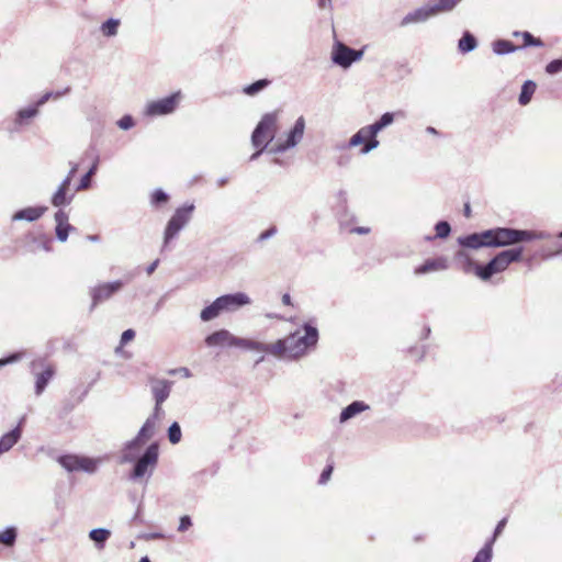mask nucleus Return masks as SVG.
Returning <instances> with one entry per match:
<instances>
[{
  "label": "nucleus",
  "mask_w": 562,
  "mask_h": 562,
  "mask_svg": "<svg viewBox=\"0 0 562 562\" xmlns=\"http://www.w3.org/2000/svg\"><path fill=\"white\" fill-rule=\"evenodd\" d=\"M157 265H158V260L154 261V262L149 266V268H148V273H149V274H150V273H153V271L156 269Z\"/></svg>",
  "instance_id": "obj_53"
},
{
  "label": "nucleus",
  "mask_w": 562,
  "mask_h": 562,
  "mask_svg": "<svg viewBox=\"0 0 562 562\" xmlns=\"http://www.w3.org/2000/svg\"><path fill=\"white\" fill-rule=\"evenodd\" d=\"M154 429H155L154 423H151L150 420H147L143 425V427L140 428V430L138 432L137 441L140 443L146 442L153 436Z\"/></svg>",
  "instance_id": "obj_35"
},
{
  "label": "nucleus",
  "mask_w": 562,
  "mask_h": 562,
  "mask_svg": "<svg viewBox=\"0 0 562 562\" xmlns=\"http://www.w3.org/2000/svg\"><path fill=\"white\" fill-rule=\"evenodd\" d=\"M224 312H233L250 303L247 294L238 292L217 297Z\"/></svg>",
  "instance_id": "obj_12"
},
{
  "label": "nucleus",
  "mask_w": 562,
  "mask_h": 562,
  "mask_svg": "<svg viewBox=\"0 0 562 562\" xmlns=\"http://www.w3.org/2000/svg\"><path fill=\"white\" fill-rule=\"evenodd\" d=\"M223 312V307L218 299H216L211 305L201 311L200 317L203 322H209L216 318Z\"/></svg>",
  "instance_id": "obj_28"
},
{
  "label": "nucleus",
  "mask_w": 562,
  "mask_h": 562,
  "mask_svg": "<svg viewBox=\"0 0 562 562\" xmlns=\"http://www.w3.org/2000/svg\"><path fill=\"white\" fill-rule=\"evenodd\" d=\"M134 337H135V331L133 329H126L125 331H123V334L121 336V345L122 346L126 345L127 342L133 340Z\"/></svg>",
  "instance_id": "obj_45"
},
{
  "label": "nucleus",
  "mask_w": 562,
  "mask_h": 562,
  "mask_svg": "<svg viewBox=\"0 0 562 562\" xmlns=\"http://www.w3.org/2000/svg\"><path fill=\"white\" fill-rule=\"evenodd\" d=\"M21 428L15 427L0 439V454L8 452L20 439Z\"/></svg>",
  "instance_id": "obj_23"
},
{
  "label": "nucleus",
  "mask_w": 562,
  "mask_h": 562,
  "mask_svg": "<svg viewBox=\"0 0 562 562\" xmlns=\"http://www.w3.org/2000/svg\"><path fill=\"white\" fill-rule=\"evenodd\" d=\"M274 233H276V228L274 227L269 228V229H267V231H265L263 233L260 234V239H266V238L272 236Z\"/></svg>",
  "instance_id": "obj_50"
},
{
  "label": "nucleus",
  "mask_w": 562,
  "mask_h": 562,
  "mask_svg": "<svg viewBox=\"0 0 562 562\" xmlns=\"http://www.w3.org/2000/svg\"><path fill=\"white\" fill-rule=\"evenodd\" d=\"M179 100V94H172L156 101H151L146 106V114L149 116L166 115L175 111Z\"/></svg>",
  "instance_id": "obj_8"
},
{
  "label": "nucleus",
  "mask_w": 562,
  "mask_h": 562,
  "mask_svg": "<svg viewBox=\"0 0 562 562\" xmlns=\"http://www.w3.org/2000/svg\"><path fill=\"white\" fill-rule=\"evenodd\" d=\"M52 97V93H46L44 94L40 101L37 102V104L35 106H30V108H25V109H21L18 114H16V117H15V125L18 126H21V125H24V124H27L29 121L31 119H33L37 112H38V105H42L44 104L45 102H47L49 100V98Z\"/></svg>",
  "instance_id": "obj_17"
},
{
  "label": "nucleus",
  "mask_w": 562,
  "mask_h": 562,
  "mask_svg": "<svg viewBox=\"0 0 562 562\" xmlns=\"http://www.w3.org/2000/svg\"><path fill=\"white\" fill-rule=\"evenodd\" d=\"M76 172H77V167H74L69 171L68 176L64 179V181L61 182V184L59 186L57 191L54 193V195L52 198V204L54 206L59 207V206H63L70 202L71 196H68L67 194L70 189L71 180L75 177Z\"/></svg>",
  "instance_id": "obj_11"
},
{
  "label": "nucleus",
  "mask_w": 562,
  "mask_h": 562,
  "mask_svg": "<svg viewBox=\"0 0 562 562\" xmlns=\"http://www.w3.org/2000/svg\"><path fill=\"white\" fill-rule=\"evenodd\" d=\"M117 27H119V21L110 19L102 24L101 30L105 36H113L116 34Z\"/></svg>",
  "instance_id": "obj_38"
},
{
  "label": "nucleus",
  "mask_w": 562,
  "mask_h": 562,
  "mask_svg": "<svg viewBox=\"0 0 562 562\" xmlns=\"http://www.w3.org/2000/svg\"><path fill=\"white\" fill-rule=\"evenodd\" d=\"M19 359H20V355L19 353L12 355V356H10L8 358H4V359H0V367H2L4 364H8V363H12V362H14V361H16Z\"/></svg>",
  "instance_id": "obj_49"
},
{
  "label": "nucleus",
  "mask_w": 562,
  "mask_h": 562,
  "mask_svg": "<svg viewBox=\"0 0 562 562\" xmlns=\"http://www.w3.org/2000/svg\"><path fill=\"white\" fill-rule=\"evenodd\" d=\"M191 526H192V520H191L190 516L184 515V516H182V517L180 518L179 526H178V531H179V532H184V531H187Z\"/></svg>",
  "instance_id": "obj_42"
},
{
  "label": "nucleus",
  "mask_w": 562,
  "mask_h": 562,
  "mask_svg": "<svg viewBox=\"0 0 562 562\" xmlns=\"http://www.w3.org/2000/svg\"><path fill=\"white\" fill-rule=\"evenodd\" d=\"M168 438L171 443H178L181 439V429L178 423H173L168 429Z\"/></svg>",
  "instance_id": "obj_39"
},
{
  "label": "nucleus",
  "mask_w": 562,
  "mask_h": 562,
  "mask_svg": "<svg viewBox=\"0 0 562 562\" xmlns=\"http://www.w3.org/2000/svg\"><path fill=\"white\" fill-rule=\"evenodd\" d=\"M436 11L432 5H427L415 10L414 12L408 13L402 21V25H407L409 23H418L424 22L430 16L436 15Z\"/></svg>",
  "instance_id": "obj_19"
},
{
  "label": "nucleus",
  "mask_w": 562,
  "mask_h": 562,
  "mask_svg": "<svg viewBox=\"0 0 562 562\" xmlns=\"http://www.w3.org/2000/svg\"><path fill=\"white\" fill-rule=\"evenodd\" d=\"M536 89L537 85L531 80H527L521 87L519 103L521 105H527L530 102Z\"/></svg>",
  "instance_id": "obj_29"
},
{
  "label": "nucleus",
  "mask_w": 562,
  "mask_h": 562,
  "mask_svg": "<svg viewBox=\"0 0 562 562\" xmlns=\"http://www.w3.org/2000/svg\"><path fill=\"white\" fill-rule=\"evenodd\" d=\"M493 557V540H488L475 554L472 562H491Z\"/></svg>",
  "instance_id": "obj_31"
},
{
  "label": "nucleus",
  "mask_w": 562,
  "mask_h": 562,
  "mask_svg": "<svg viewBox=\"0 0 562 562\" xmlns=\"http://www.w3.org/2000/svg\"><path fill=\"white\" fill-rule=\"evenodd\" d=\"M131 464L127 479L133 482H147L157 467L158 459H122Z\"/></svg>",
  "instance_id": "obj_7"
},
{
  "label": "nucleus",
  "mask_w": 562,
  "mask_h": 562,
  "mask_svg": "<svg viewBox=\"0 0 562 562\" xmlns=\"http://www.w3.org/2000/svg\"><path fill=\"white\" fill-rule=\"evenodd\" d=\"M327 2L329 3L330 0H319V5L325 7Z\"/></svg>",
  "instance_id": "obj_55"
},
{
  "label": "nucleus",
  "mask_w": 562,
  "mask_h": 562,
  "mask_svg": "<svg viewBox=\"0 0 562 562\" xmlns=\"http://www.w3.org/2000/svg\"><path fill=\"white\" fill-rule=\"evenodd\" d=\"M236 347L255 350V351H260V352H266V353L271 355L272 344H263V342L256 341L252 339H245V338L237 337Z\"/></svg>",
  "instance_id": "obj_22"
},
{
  "label": "nucleus",
  "mask_w": 562,
  "mask_h": 562,
  "mask_svg": "<svg viewBox=\"0 0 562 562\" xmlns=\"http://www.w3.org/2000/svg\"><path fill=\"white\" fill-rule=\"evenodd\" d=\"M205 344L209 347H217V346H228V347H236L237 344V337H235L233 334H231L226 329H220L211 335H209L205 338Z\"/></svg>",
  "instance_id": "obj_14"
},
{
  "label": "nucleus",
  "mask_w": 562,
  "mask_h": 562,
  "mask_svg": "<svg viewBox=\"0 0 562 562\" xmlns=\"http://www.w3.org/2000/svg\"><path fill=\"white\" fill-rule=\"evenodd\" d=\"M123 283L121 281H114L109 283H102L94 286L91 290L92 306H97L101 302L109 300L114 293L121 290Z\"/></svg>",
  "instance_id": "obj_10"
},
{
  "label": "nucleus",
  "mask_w": 562,
  "mask_h": 562,
  "mask_svg": "<svg viewBox=\"0 0 562 562\" xmlns=\"http://www.w3.org/2000/svg\"><path fill=\"white\" fill-rule=\"evenodd\" d=\"M63 469L69 473H94L98 469V459H57Z\"/></svg>",
  "instance_id": "obj_9"
},
{
  "label": "nucleus",
  "mask_w": 562,
  "mask_h": 562,
  "mask_svg": "<svg viewBox=\"0 0 562 562\" xmlns=\"http://www.w3.org/2000/svg\"><path fill=\"white\" fill-rule=\"evenodd\" d=\"M333 470H334V465L333 464H327L325 467V469L323 470V472L321 473L318 483L322 484V485L326 484L329 481V479H330Z\"/></svg>",
  "instance_id": "obj_41"
},
{
  "label": "nucleus",
  "mask_w": 562,
  "mask_h": 562,
  "mask_svg": "<svg viewBox=\"0 0 562 562\" xmlns=\"http://www.w3.org/2000/svg\"><path fill=\"white\" fill-rule=\"evenodd\" d=\"M463 213L467 218H470L472 216V211L469 202L464 204Z\"/></svg>",
  "instance_id": "obj_51"
},
{
  "label": "nucleus",
  "mask_w": 562,
  "mask_h": 562,
  "mask_svg": "<svg viewBox=\"0 0 562 562\" xmlns=\"http://www.w3.org/2000/svg\"><path fill=\"white\" fill-rule=\"evenodd\" d=\"M282 303H283L284 305H288V306H291V305H292V301H291V296H290V294H288V293L283 294V296H282Z\"/></svg>",
  "instance_id": "obj_52"
},
{
  "label": "nucleus",
  "mask_w": 562,
  "mask_h": 562,
  "mask_svg": "<svg viewBox=\"0 0 562 562\" xmlns=\"http://www.w3.org/2000/svg\"><path fill=\"white\" fill-rule=\"evenodd\" d=\"M559 237H561V238H562V232L559 234Z\"/></svg>",
  "instance_id": "obj_59"
},
{
  "label": "nucleus",
  "mask_w": 562,
  "mask_h": 562,
  "mask_svg": "<svg viewBox=\"0 0 562 562\" xmlns=\"http://www.w3.org/2000/svg\"><path fill=\"white\" fill-rule=\"evenodd\" d=\"M90 180H91V172H87L80 181L78 190H85L90 187Z\"/></svg>",
  "instance_id": "obj_46"
},
{
  "label": "nucleus",
  "mask_w": 562,
  "mask_h": 562,
  "mask_svg": "<svg viewBox=\"0 0 562 562\" xmlns=\"http://www.w3.org/2000/svg\"><path fill=\"white\" fill-rule=\"evenodd\" d=\"M55 374V368L53 364H47L44 370L36 375V394H41L46 387L49 380Z\"/></svg>",
  "instance_id": "obj_24"
},
{
  "label": "nucleus",
  "mask_w": 562,
  "mask_h": 562,
  "mask_svg": "<svg viewBox=\"0 0 562 562\" xmlns=\"http://www.w3.org/2000/svg\"><path fill=\"white\" fill-rule=\"evenodd\" d=\"M561 69H562V60H552L546 67V70L549 74H555V72L560 71Z\"/></svg>",
  "instance_id": "obj_43"
},
{
  "label": "nucleus",
  "mask_w": 562,
  "mask_h": 562,
  "mask_svg": "<svg viewBox=\"0 0 562 562\" xmlns=\"http://www.w3.org/2000/svg\"><path fill=\"white\" fill-rule=\"evenodd\" d=\"M277 113H267L262 116L258 125L251 135V143L254 147L258 148V151L252 155V158L257 157L263 148L273 139L277 132Z\"/></svg>",
  "instance_id": "obj_5"
},
{
  "label": "nucleus",
  "mask_w": 562,
  "mask_h": 562,
  "mask_svg": "<svg viewBox=\"0 0 562 562\" xmlns=\"http://www.w3.org/2000/svg\"><path fill=\"white\" fill-rule=\"evenodd\" d=\"M394 120L392 113H384L381 119L368 126L361 127L349 140L350 147L361 146L360 153L367 154L379 145L376 134Z\"/></svg>",
  "instance_id": "obj_4"
},
{
  "label": "nucleus",
  "mask_w": 562,
  "mask_h": 562,
  "mask_svg": "<svg viewBox=\"0 0 562 562\" xmlns=\"http://www.w3.org/2000/svg\"><path fill=\"white\" fill-rule=\"evenodd\" d=\"M357 231H358L359 233H367V232H368V229H364V228H358Z\"/></svg>",
  "instance_id": "obj_58"
},
{
  "label": "nucleus",
  "mask_w": 562,
  "mask_h": 562,
  "mask_svg": "<svg viewBox=\"0 0 562 562\" xmlns=\"http://www.w3.org/2000/svg\"><path fill=\"white\" fill-rule=\"evenodd\" d=\"M46 210H47L46 207H42V206L26 207V209H23V210H20L19 212H16L12 218L14 221L25 220V221L33 222V221L38 220L45 213Z\"/></svg>",
  "instance_id": "obj_21"
},
{
  "label": "nucleus",
  "mask_w": 562,
  "mask_h": 562,
  "mask_svg": "<svg viewBox=\"0 0 562 562\" xmlns=\"http://www.w3.org/2000/svg\"><path fill=\"white\" fill-rule=\"evenodd\" d=\"M522 255V247L510 248L498 252L486 265L471 262L470 266L479 279L488 281L493 276L506 271L512 263L521 261Z\"/></svg>",
  "instance_id": "obj_3"
},
{
  "label": "nucleus",
  "mask_w": 562,
  "mask_h": 562,
  "mask_svg": "<svg viewBox=\"0 0 562 562\" xmlns=\"http://www.w3.org/2000/svg\"><path fill=\"white\" fill-rule=\"evenodd\" d=\"M513 36L516 38H521V43L517 45V48L527 47V46H543V42L539 37H535L529 32H514Z\"/></svg>",
  "instance_id": "obj_26"
},
{
  "label": "nucleus",
  "mask_w": 562,
  "mask_h": 562,
  "mask_svg": "<svg viewBox=\"0 0 562 562\" xmlns=\"http://www.w3.org/2000/svg\"><path fill=\"white\" fill-rule=\"evenodd\" d=\"M369 406L364 404L363 402L356 401L348 405L345 409H342L340 414V422H347L348 419L355 417L356 415L360 414L361 412L368 409Z\"/></svg>",
  "instance_id": "obj_25"
},
{
  "label": "nucleus",
  "mask_w": 562,
  "mask_h": 562,
  "mask_svg": "<svg viewBox=\"0 0 562 562\" xmlns=\"http://www.w3.org/2000/svg\"><path fill=\"white\" fill-rule=\"evenodd\" d=\"M518 49L517 45L506 40H499L494 43V52L497 54H507Z\"/></svg>",
  "instance_id": "obj_33"
},
{
  "label": "nucleus",
  "mask_w": 562,
  "mask_h": 562,
  "mask_svg": "<svg viewBox=\"0 0 562 562\" xmlns=\"http://www.w3.org/2000/svg\"><path fill=\"white\" fill-rule=\"evenodd\" d=\"M539 237L540 236L532 231L496 227L459 238V244L471 249H479L481 247L497 248L517 245Z\"/></svg>",
  "instance_id": "obj_1"
},
{
  "label": "nucleus",
  "mask_w": 562,
  "mask_h": 562,
  "mask_svg": "<svg viewBox=\"0 0 562 562\" xmlns=\"http://www.w3.org/2000/svg\"><path fill=\"white\" fill-rule=\"evenodd\" d=\"M55 222H56V236L60 241H66L70 232L75 229L72 225L69 224L68 214L59 210L55 213Z\"/></svg>",
  "instance_id": "obj_15"
},
{
  "label": "nucleus",
  "mask_w": 562,
  "mask_h": 562,
  "mask_svg": "<svg viewBox=\"0 0 562 562\" xmlns=\"http://www.w3.org/2000/svg\"><path fill=\"white\" fill-rule=\"evenodd\" d=\"M447 267H448L447 259L443 257H438V258L426 260L425 263H423L422 266H419L415 269V273L424 274V273H428V272L440 271V270L447 269Z\"/></svg>",
  "instance_id": "obj_20"
},
{
  "label": "nucleus",
  "mask_w": 562,
  "mask_h": 562,
  "mask_svg": "<svg viewBox=\"0 0 562 562\" xmlns=\"http://www.w3.org/2000/svg\"><path fill=\"white\" fill-rule=\"evenodd\" d=\"M305 122L303 117H299L293 128L290 131L288 138L284 144L277 146L278 150H284L289 147L294 146L303 136Z\"/></svg>",
  "instance_id": "obj_18"
},
{
  "label": "nucleus",
  "mask_w": 562,
  "mask_h": 562,
  "mask_svg": "<svg viewBox=\"0 0 562 562\" xmlns=\"http://www.w3.org/2000/svg\"><path fill=\"white\" fill-rule=\"evenodd\" d=\"M169 201V195L161 189H156L150 195V203L154 206L166 204Z\"/></svg>",
  "instance_id": "obj_37"
},
{
  "label": "nucleus",
  "mask_w": 562,
  "mask_h": 562,
  "mask_svg": "<svg viewBox=\"0 0 562 562\" xmlns=\"http://www.w3.org/2000/svg\"><path fill=\"white\" fill-rule=\"evenodd\" d=\"M361 52H356L344 44H338L334 52L333 59L342 67L350 66L355 60L359 59Z\"/></svg>",
  "instance_id": "obj_13"
},
{
  "label": "nucleus",
  "mask_w": 562,
  "mask_h": 562,
  "mask_svg": "<svg viewBox=\"0 0 562 562\" xmlns=\"http://www.w3.org/2000/svg\"><path fill=\"white\" fill-rule=\"evenodd\" d=\"M44 247L46 250H49L50 249V246H49V240H45L44 241Z\"/></svg>",
  "instance_id": "obj_56"
},
{
  "label": "nucleus",
  "mask_w": 562,
  "mask_h": 562,
  "mask_svg": "<svg viewBox=\"0 0 562 562\" xmlns=\"http://www.w3.org/2000/svg\"><path fill=\"white\" fill-rule=\"evenodd\" d=\"M18 531L15 527H7L0 531V543L5 547H13L16 541Z\"/></svg>",
  "instance_id": "obj_30"
},
{
  "label": "nucleus",
  "mask_w": 562,
  "mask_h": 562,
  "mask_svg": "<svg viewBox=\"0 0 562 562\" xmlns=\"http://www.w3.org/2000/svg\"><path fill=\"white\" fill-rule=\"evenodd\" d=\"M139 562H151L148 557L140 558Z\"/></svg>",
  "instance_id": "obj_57"
},
{
  "label": "nucleus",
  "mask_w": 562,
  "mask_h": 562,
  "mask_svg": "<svg viewBox=\"0 0 562 562\" xmlns=\"http://www.w3.org/2000/svg\"><path fill=\"white\" fill-rule=\"evenodd\" d=\"M475 46H476L475 37L468 32L459 41V49L463 53H468V52L474 49Z\"/></svg>",
  "instance_id": "obj_32"
},
{
  "label": "nucleus",
  "mask_w": 562,
  "mask_h": 562,
  "mask_svg": "<svg viewBox=\"0 0 562 562\" xmlns=\"http://www.w3.org/2000/svg\"><path fill=\"white\" fill-rule=\"evenodd\" d=\"M151 391L155 397L156 407L158 412L161 404L168 398L171 391V382L167 380H155L151 385Z\"/></svg>",
  "instance_id": "obj_16"
},
{
  "label": "nucleus",
  "mask_w": 562,
  "mask_h": 562,
  "mask_svg": "<svg viewBox=\"0 0 562 562\" xmlns=\"http://www.w3.org/2000/svg\"><path fill=\"white\" fill-rule=\"evenodd\" d=\"M436 236L439 238H445L450 234L451 227L448 222L441 221L436 224Z\"/></svg>",
  "instance_id": "obj_40"
},
{
  "label": "nucleus",
  "mask_w": 562,
  "mask_h": 562,
  "mask_svg": "<svg viewBox=\"0 0 562 562\" xmlns=\"http://www.w3.org/2000/svg\"><path fill=\"white\" fill-rule=\"evenodd\" d=\"M194 205H184L176 210L171 218L169 220L164 236V246H167L169 241L189 223Z\"/></svg>",
  "instance_id": "obj_6"
},
{
  "label": "nucleus",
  "mask_w": 562,
  "mask_h": 562,
  "mask_svg": "<svg viewBox=\"0 0 562 562\" xmlns=\"http://www.w3.org/2000/svg\"><path fill=\"white\" fill-rule=\"evenodd\" d=\"M158 456V446L157 445H150L146 452L143 454V457H157Z\"/></svg>",
  "instance_id": "obj_48"
},
{
  "label": "nucleus",
  "mask_w": 562,
  "mask_h": 562,
  "mask_svg": "<svg viewBox=\"0 0 562 562\" xmlns=\"http://www.w3.org/2000/svg\"><path fill=\"white\" fill-rule=\"evenodd\" d=\"M97 167H98V162H94L88 172H91V176H92L95 172Z\"/></svg>",
  "instance_id": "obj_54"
},
{
  "label": "nucleus",
  "mask_w": 562,
  "mask_h": 562,
  "mask_svg": "<svg viewBox=\"0 0 562 562\" xmlns=\"http://www.w3.org/2000/svg\"><path fill=\"white\" fill-rule=\"evenodd\" d=\"M111 537V531L105 528H95L89 532V538L95 543L98 549H103L105 542Z\"/></svg>",
  "instance_id": "obj_27"
},
{
  "label": "nucleus",
  "mask_w": 562,
  "mask_h": 562,
  "mask_svg": "<svg viewBox=\"0 0 562 562\" xmlns=\"http://www.w3.org/2000/svg\"><path fill=\"white\" fill-rule=\"evenodd\" d=\"M270 85V80L268 79H260L256 82L247 86L244 88V92L248 95H255L262 89L267 88Z\"/></svg>",
  "instance_id": "obj_34"
},
{
  "label": "nucleus",
  "mask_w": 562,
  "mask_h": 562,
  "mask_svg": "<svg viewBox=\"0 0 562 562\" xmlns=\"http://www.w3.org/2000/svg\"><path fill=\"white\" fill-rule=\"evenodd\" d=\"M117 124L122 130H128L134 126V120L132 116L125 115L117 122Z\"/></svg>",
  "instance_id": "obj_44"
},
{
  "label": "nucleus",
  "mask_w": 562,
  "mask_h": 562,
  "mask_svg": "<svg viewBox=\"0 0 562 562\" xmlns=\"http://www.w3.org/2000/svg\"><path fill=\"white\" fill-rule=\"evenodd\" d=\"M460 0H436L432 5L436 13L446 12L452 10Z\"/></svg>",
  "instance_id": "obj_36"
},
{
  "label": "nucleus",
  "mask_w": 562,
  "mask_h": 562,
  "mask_svg": "<svg viewBox=\"0 0 562 562\" xmlns=\"http://www.w3.org/2000/svg\"><path fill=\"white\" fill-rule=\"evenodd\" d=\"M318 333L312 326H305V334H290L283 339L272 342L271 355L278 358L295 359L303 356L306 350L316 345Z\"/></svg>",
  "instance_id": "obj_2"
},
{
  "label": "nucleus",
  "mask_w": 562,
  "mask_h": 562,
  "mask_svg": "<svg viewBox=\"0 0 562 562\" xmlns=\"http://www.w3.org/2000/svg\"><path fill=\"white\" fill-rule=\"evenodd\" d=\"M507 522V518H503L496 526L495 530H494V535H493V538L491 540H493V542L495 541L496 537L503 531L505 525Z\"/></svg>",
  "instance_id": "obj_47"
}]
</instances>
